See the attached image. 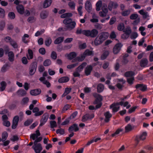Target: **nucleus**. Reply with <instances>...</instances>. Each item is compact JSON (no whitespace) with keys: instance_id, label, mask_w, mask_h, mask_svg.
Masks as SVG:
<instances>
[{"instance_id":"nucleus-34","label":"nucleus","mask_w":153,"mask_h":153,"mask_svg":"<svg viewBox=\"0 0 153 153\" xmlns=\"http://www.w3.org/2000/svg\"><path fill=\"white\" fill-rule=\"evenodd\" d=\"M71 88H66L65 89V92L64 94L62 95V97H63L66 95H67L71 91Z\"/></svg>"},{"instance_id":"nucleus-42","label":"nucleus","mask_w":153,"mask_h":153,"mask_svg":"<svg viewBox=\"0 0 153 153\" xmlns=\"http://www.w3.org/2000/svg\"><path fill=\"white\" fill-rule=\"evenodd\" d=\"M112 117V115L109 112H106V123L108 122Z\"/></svg>"},{"instance_id":"nucleus-56","label":"nucleus","mask_w":153,"mask_h":153,"mask_svg":"<svg viewBox=\"0 0 153 153\" xmlns=\"http://www.w3.org/2000/svg\"><path fill=\"white\" fill-rule=\"evenodd\" d=\"M51 57L54 60L56 59L57 58V54L54 51H52L51 54Z\"/></svg>"},{"instance_id":"nucleus-60","label":"nucleus","mask_w":153,"mask_h":153,"mask_svg":"<svg viewBox=\"0 0 153 153\" xmlns=\"http://www.w3.org/2000/svg\"><path fill=\"white\" fill-rule=\"evenodd\" d=\"M138 35L137 33L134 32L130 36V38L131 39H135L137 37Z\"/></svg>"},{"instance_id":"nucleus-48","label":"nucleus","mask_w":153,"mask_h":153,"mask_svg":"<svg viewBox=\"0 0 153 153\" xmlns=\"http://www.w3.org/2000/svg\"><path fill=\"white\" fill-rule=\"evenodd\" d=\"M85 57V56L83 54L81 55L80 56L77 57L76 58V59L78 61H82L84 59Z\"/></svg>"},{"instance_id":"nucleus-12","label":"nucleus","mask_w":153,"mask_h":153,"mask_svg":"<svg viewBox=\"0 0 153 153\" xmlns=\"http://www.w3.org/2000/svg\"><path fill=\"white\" fill-rule=\"evenodd\" d=\"M39 108L37 107H35L33 109L32 111L33 113H35L34 114L35 116H38L42 115L44 113L43 111H39Z\"/></svg>"},{"instance_id":"nucleus-14","label":"nucleus","mask_w":153,"mask_h":153,"mask_svg":"<svg viewBox=\"0 0 153 153\" xmlns=\"http://www.w3.org/2000/svg\"><path fill=\"white\" fill-rule=\"evenodd\" d=\"M48 118V116L47 115L45 114H43L41 120V123L39 125V126H41L44 125L47 121Z\"/></svg>"},{"instance_id":"nucleus-35","label":"nucleus","mask_w":153,"mask_h":153,"mask_svg":"<svg viewBox=\"0 0 153 153\" xmlns=\"http://www.w3.org/2000/svg\"><path fill=\"white\" fill-rule=\"evenodd\" d=\"M8 136V134L7 132H4L2 134L1 141L4 142L7 139Z\"/></svg>"},{"instance_id":"nucleus-13","label":"nucleus","mask_w":153,"mask_h":153,"mask_svg":"<svg viewBox=\"0 0 153 153\" xmlns=\"http://www.w3.org/2000/svg\"><path fill=\"white\" fill-rule=\"evenodd\" d=\"M79 130V128L78 126L76 124H74L68 128V130L70 133L74 130L75 131H76Z\"/></svg>"},{"instance_id":"nucleus-62","label":"nucleus","mask_w":153,"mask_h":153,"mask_svg":"<svg viewBox=\"0 0 153 153\" xmlns=\"http://www.w3.org/2000/svg\"><path fill=\"white\" fill-rule=\"evenodd\" d=\"M78 63H77L71 65H68L67 66V68L69 69H71L77 66L78 65Z\"/></svg>"},{"instance_id":"nucleus-18","label":"nucleus","mask_w":153,"mask_h":153,"mask_svg":"<svg viewBox=\"0 0 153 153\" xmlns=\"http://www.w3.org/2000/svg\"><path fill=\"white\" fill-rule=\"evenodd\" d=\"M36 134H33L30 136V138L33 140H35L36 138H38V137L40 135V133L39 130H37L36 131Z\"/></svg>"},{"instance_id":"nucleus-59","label":"nucleus","mask_w":153,"mask_h":153,"mask_svg":"<svg viewBox=\"0 0 153 153\" xmlns=\"http://www.w3.org/2000/svg\"><path fill=\"white\" fill-rule=\"evenodd\" d=\"M19 120V117L18 116H15L13 118V122H14L16 123V124H18Z\"/></svg>"},{"instance_id":"nucleus-51","label":"nucleus","mask_w":153,"mask_h":153,"mask_svg":"<svg viewBox=\"0 0 153 153\" xmlns=\"http://www.w3.org/2000/svg\"><path fill=\"white\" fill-rule=\"evenodd\" d=\"M51 127L53 128L57 126V124L56 122L54 120L51 121H50Z\"/></svg>"},{"instance_id":"nucleus-8","label":"nucleus","mask_w":153,"mask_h":153,"mask_svg":"<svg viewBox=\"0 0 153 153\" xmlns=\"http://www.w3.org/2000/svg\"><path fill=\"white\" fill-rule=\"evenodd\" d=\"M135 88L137 89H139L141 91H145L147 89V85L142 84H139L136 85Z\"/></svg>"},{"instance_id":"nucleus-47","label":"nucleus","mask_w":153,"mask_h":153,"mask_svg":"<svg viewBox=\"0 0 153 153\" xmlns=\"http://www.w3.org/2000/svg\"><path fill=\"white\" fill-rule=\"evenodd\" d=\"M33 121V119H28L25 122L24 125L25 126H28L30 125L32 123Z\"/></svg>"},{"instance_id":"nucleus-27","label":"nucleus","mask_w":153,"mask_h":153,"mask_svg":"<svg viewBox=\"0 0 153 153\" xmlns=\"http://www.w3.org/2000/svg\"><path fill=\"white\" fill-rule=\"evenodd\" d=\"M18 12L21 14H22L24 12V9L22 5H20L16 7Z\"/></svg>"},{"instance_id":"nucleus-9","label":"nucleus","mask_w":153,"mask_h":153,"mask_svg":"<svg viewBox=\"0 0 153 153\" xmlns=\"http://www.w3.org/2000/svg\"><path fill=\"white\" fill-rule=\"evenodd\" d=\"M76 23L75 21L72 22L71 24H68L65 25L66 28L65 30H71L74 28L76 25Z\"/></svg>"},{"instance_id":"nucleus-2","label":"nucleus","mask_w":153,"mask_h":153,"mask_svg":"<svg viewBox=\"0 0 153 153\" xmlns=\"http://www.w3.org/2000/svg\"><path fill=\"white\" fill-rule=\"evenodd\" d=\"M105 40V33L102 32L100 34L99 38H96L94 40V43L95 45L101 44Z\"/></svg>"},{"instance_id":"nucleus-58","label":"nucleus","mask_w":153,"mask_h":153,"mask_svg":"<svg viewBox=\"0 0 153 153\" xmlns=\"http://www.w3.org/2000/svg\"><path fill=\"white\" fill-rule=\"evenodd\" d=\"M132 129V126L129 124H128L125 127V129L126 132H128L131 131Z\"/></svg>"},{"instance_id":"nucleus-53","label":"nucleus","mask_w":153,"mask_h":153,"mask_svg":"<svg viewBox=\"0 0 153 153\" xmlns=\"http://www.w3.org/2000/svg\"><path fill=\"white\" fill-rule=\"evenodd\" d=\"M124 25L123 23L119 24L118 26L117 29L119 31H122L124 29Z\"/></svg>"},{"instance_id":"nucleus-19","label":"nucleus","mask_w":153,"mask_h":153,"mask_svg":"<svg viewBox=\"0 0 153 153\" xmlns=\"http://www.w3.org/2000/svg\"><path fill=\"white\" fill-rule=\"evenodd\" d=\"M69 80V78L67 76H63L59 78L58 82L59 83H65L67 82Z\"/></svg>"},{"instance_id":"nucleus-15","label":"nucleus","mask_w":153,"mask_h":153,"mask_svg":"<svg viewBox=\"0 0 153 153\" xmlns=\"http://www.w3.org/2000/svg\"><path fill=\"white\" fill-rule=\"evenodd\" d=\"M41 90L39 89L32 90L30 91V94L33 96H36L39 94L41 93Z\"/></svg>"},{"instance_id":"nucleus-22","label":"nucleus","mask_w":153,"mask_h":153,"mask_svg":"<svg viewBox=\"0 0 153 153\" xmlns=\"http://www.w3.org/2000/svg\"><path fill=\"white\" fill-rule=\"evenodd\" d=\"M8 56L9 57L8 60L11 62H13L14 60V55L12 51H10L8 53Z\"/></svg>"},{"instance_id":"nucleus-11","label":"nucleus","mask_w":153,"mask_h":153,"mask_svg":"<svg viewBox=\"0 0 153 153\" xmlns=\"http://www.w3.org/2000/svg\"><path fill=\"white\" fill-rule=\"evenodd\" d=\"M85 8L86 10L88 13H90L92 11V6L89 1H87L85 4Z\"/></svg>"},{"instance_id":"nucleus-41","label":"nucleus","mask_w":153,"mask_h":153,"mask_svg":"<svg viewBox=\"0 0 153 153\" xmlns=\"http://www.w3.org/2000/svg\"><path fill=\"white\" fill-rule=\"evenodd\" d=\"M86 32V30H82V29L81 28H78L77 29L76 33L77 34H81V33L85 36V33Z\"/></svg>"},{"instance_id":"nucleus-3","label":"nucleus","mask_w":153,"mask_h":153,"mask_svg":"<svg viewBox=\"0 0 153 153\" xmlns=\"http://www.w3.org/2000/svg\"><path fill=\"white\" fill-rule=\"evenodd\" d=\"M98 33V31L96 29H93L91 30H86L85 33V36L90 37L91 38H95L96 37Z\"/></svg>"},{"instance_id":"nucleus-28","label":"nucleus","mask_w":153,"mask_h":153,"mask_svg":"<svg viewBox=\"0 0 153 153\" xmlns=\"http://www.w3.org/2000/svg\"><path fill=\"white\" fill-rule=\"evenodd\" d=\"M123 32L125 34H126V35L129 36L131 33V30L130 27H128L124 29Z\"/></svg>"},{"instance_id":"nucleus-25","label":"nucleus","mask_w":153,"mask_h":153,"mask_svg":"<svg viewBox=\"0 0 153 153\" xmlns=\"http://www.w3.org/2000/svg\"><path fill=\"white\" fill-rule=\"evenodd\" d=\"M64 37L63 36L57 38L54 41V43L55 44H58L62 43L64 40Z\"/></svg>"},{"instance_id":"nucleus-38","label":"nucleus","mask_w":153,"mask_h":153,"mask_svg":"<svg viewBox=\"0 0 153 153\" xmlns=\"http://www.w3.org/2000/svg\"><path fill=\"white\" fill-rule=\"evenodd\" d=\"M138 12L140 14L143 15V17L145 18H146L148 16V13L144 11L143 10H140Z\"/></svg>"},{"instance_id":"nucleus-16","label":"nucleus","mask_w":153,"mask_h":153,"mask_svg":"<svg viewBox=\"0 0 153 153\" xmlns=\"http://www.w3.org/2000/svg\"><path fill=\"white\" fill-rule=\"evenodd\" d=\"M148 60L147 59L143 58L141 59L140 62V65L142 67H145L147 65Z\"/></svg>"},{"instance_id":"nucleus-26","label":"nucleus","mask_w":153,"mask_h":153,"mask_svg":"<svg viewBox=\"0 0 153 153\" xmlns=\"http://www.w3.org/2000/svg\"><path fill=\"white\" fill-rule=\"evenodd\" d=\"M52 0H45L43 4L44 7L47 8L51 4Z\"/></svg>"},{"instance_id":"nucleus-43","label":"nucleus","mask_w":153,"mask_h":153,"mask_svg":"<svg viewBox=\"0 0 153 153\" xmlns=\"http://www.w3.org/2000/svg\"><path fill=\"white\" fill-rule=\"evenodd\" d=\"M52 42V40L50 38H48L46 39L45 41V43L47 46H49Z\"/></svg>"},{"instance_id":"nucleus-24","label":"nucleus","mask_w":153,"mask_h":153,"mask_svg":"<svg viewBox=\"0 0 153 153\" xmlns=\"http://www.w3.org/2000/svg\"><path fill=\"white\" fill-rule=\"evenodd\" d=\"M48 13L46 11H42L40 13V17L42 19H44L47 18Z\"/></svg>"},{"instance_id":"nucleus-17","label":"nucleus","mask_w":153,"mask_h":153,"mask_svg":"<svg viewBox=\"0 0 153 153\" xmlns=\"http://www.w3.org/2000/svg\"><path fill=\"white\" fill-rule=\"evenodd\" d=\"M93 69V67L91 65H88L85 69V73L86 75H90Z\"/></svg>"},{"instance_id":"nucleus-23","label":"nucleus","mask_w":153,"mask_h":153,"mask_svg":"<svg viewBox=\"0 0 153 153\" xmlns=\"http://www.w3.org/2000/svg\"><path fill=\"white\" fill-rule=\"evenodd\" d=\"M17 93L18 95L22 97L25 96L27 94L26 92L23 89L19 90Z\"/></svg>"},{"instance_id":"nucleus-57","label":"nucleus","mask_w":153,"mask_h":153,"mask_svg":"<svg viewBox=\"0 0 153 153\" xmlns=\"http://www.w3.org/2000/svg\"><path fill=\"white\" fill-rule=\"evenodd\" d=\"M134 77L128 78L127 81L128 83L130 85H132L134 81Z\"/></svg>"},{"instance_id":"nucleus-6","label":"nucleus","mask_w":153,"mask_h":153,"mask_svg":"<svg viewBox=\"0 0 153 153\" xmlns=\"http://www.w3.org/2000/svg\"><path fill=\"white\" fill-rule=\"evenodd\" d=\"M147 135V133L146 132H144L140 135L137 136L135 140L137 142V144L139 143L140 140H145L146 138Z\"/></svg>"},{"instance_id":"nucleus-7","label":"nucleus","mask_w":153,"mask_h":153,"mask_svg":"<svg viewBox=\"0 0 153 153\" xmlns=\"http://www.w3.org/2000/svg\"><path fill=\"white\" fill-rule=\"evenodd\" d=\"M123 45L121 43H118L115 45L113 51L114 54L117 53L120 51Z\"/></svg>"},{"instance_id":"nucleus-1","label":"nucleus","mask_w":153,"mask_h":153,"mask_svg":"<svg viewBox=\"0 0 153 153\" xmlns=\"http://www.w3.org/2000/svg\"><path fill=\"white\" fill-rule=\"evenodd\" d=\"M93 95L94 97L96 98L93 103L94 104L97 105H96L95 108L93 105L89 106L88 108L91 110H96L99 108L101 107L102 105V103L101 102V101L102 100V96L96 93H94Z\"/></svg>"},{"instance_id":"nucleus-50","label":"nucleus","mask_w":153,"mask_h":153,"mask_svg":"<svg viewBox=\"0 0 153 153\" xmlns=\"http://www.w3.org/2000/svg\"><path fill=\"white\" fill-rule=\"evenodd\" d=\"M131 12L130 10H128L125 11H123L122 12L121 14L123 16H126L128 15Z\"/></svg>"},{"instance_id":"nucleus-37","label":"nucleus","mask_w":153,"mask_h":153,"mask_svg":"<svg viewBox=\"0 0 153 153\" xmlns=\"http://www.w3.org/2000/svg\"><path fill=\"white\" fill-rule=\"evenodd\" d=\"M101 9L102 11L100 12V15L102 17H104L105 16V7L104 5L102 7Z\"/></svg>"},{"instance_id":"nucleus-21","label":"nucleus","mask_w":153,"mask_h":153,"mask_svg":"<svg viewBox=\"0 0 153 153\" xmlns=\"http://www.w3.org/2000/svg\"><path fill=\"white\" fill-rule=\"evenodd\" d=\"M119 81L120 83H118L117 85V86L119 89H121L123 87V85L125 83V81L122 79H119Z\"/></svg>"},{"instance_id":"nucleus-46","label":"nucleus","mask_w":153,"mask_h":153,"mask_svg":"<svg viewBox=\"0 0 153 153\" xmlns=\"http://www.w3.org/2000/svg\"><path fill=\"white\" fill-rule=\"evenodd\" d=\"M93 53L92 51H90L88 49L86 50L84 52L83 54L85 56V57L87 56H90L92 55Z\"/></svg>"},{"instance_id":"nucleus-31","label":"nucleus","mask_w":153,"mask_h":153,"mask_svg":"<svg viewBox=\"0 0 153 153\" xmlns=\"http://www.w3.org/2000/svg\"><path fill=\"white\" fill-rule=\"evenodd\" d=\"M135 75L134 72L132 71H129L126 72L124 75L126 77H132Z\"/></svg>"},{"instance_id":"nucleus-64","label":"nucleus","mask_w":153,"mask_h":153,"mask_svg":"<svg viewBox=\"0 0 153 153\" xmlns=\"http://www.w3.org/2000/svg\"><path fill=\"white\" fill-rule=\"evenodd\" d=\"M68 5L71 9H74L75 7V4L74 1L69 2Z\"/></svg>"},{"instance_id":"nucleus-61","label":"nucleus","mask_w":153,"mask_h":153,"mask_svg":"<svg viewBox=\"0 0 153 153\" xmlns=\"http://www.w3.org/2000/svg\"><path fill=\"white\" fill-rule=\"evenodd\" d=\"M138 17V15L137 14H133L131 15L130 18L132 20H135Z\"/></svg>"},{"instance_id":"nucleus-40","label":"nucleus","mask_w":153,"mask_h":153,"mask_svg":"<svg viewBox=\"0 0 153 153\" xmlns=\"http://www.w3.org/2000/svg\"><path fill=\"white\" fill-rule=\"evenodd\" d=\"M97 88V92L99 93L101 92L104 89V85L101 84H100L98 85Z\"/></svg>"},{"instance_id":"nucleus-63","label":"nucleus","mask_w":153,"mask_h":153,"mask_svg":"<svg viewBox=\"0 0 153 153\" xmlns=\"http://www.w3.org/2000/svg\"><path fill=\"white\" fill-rule=\"evenodd\" d=\"M3 124L6 127H9L10 125V122L7 120L3 121Z\"/></svg>"},{"instance_id":"nucleus-45","label":"nucleus","mask_w":153,"mask_h":153,"mask_svg":"<svg viewBox=\"0 0 153 153\" xmlns=\"http://www.w3.org/2000/svg\"><path fill=\"white\" fill-rule=\"evenodd\" d=\"M51 63V62L50 59H47L44 61L43 62V65L45 66H48L50 65Z\"/></svg>"},{"instance_id":"nucleus-33","label":"nucleus","mask_w":153,"mask_h":153,"mask_svg":"<svg viewBox=\"0 0 153 153\" xmlns=\"http://www.w3.org/2000/svg\"><path fill=\"white\" fill-rule=\"evenodd\" d=\"M102 4V1L101 0L98 1L96 4V10L97 11L100 10L101 9Z\"/></svg>"},{"instance_id":"nucleus-39","label":"nucleus","mask_w":153,"mask_h":153,"mask_svg":"<svg viewBox=\"0 0 153 153\" xmlns=\"http://www.w3.org/2000/svg\"><path fill=\"white\" fill-rule=\"evenodd\" d=\"M28 55H27V58L28 59H31L33 58V53L32 50L28 49Z\"/></svg>"},{"instance_id":"nucleus-44","label":"nucleus","mask_w":153,"mask_h":153,"mask_svg":"<svg viewBox=\"0 0 153 153\" xmlns=\"http://www.w3.org/2000/svg\"><path fill=\"white\" fill-rule=\"evenodd\" d=\"M9 66H10L8 64H5L1 68V71L3 73L5 72L7 69V67Z\"/></svg>"},{"instance_id":"nucleus-5","label":"nucleus","mask_w":153,"mask_h":153,"mask_svg":"<svg viewBox=\"0 0 153 153\" xmlns=\"http://www.w3.org/2000/svg\"><path fill=\"white\" fill-rule=\"evenodd\" d=\"M32 148L34 150L36 153H40L42 150V145L40 143H33V145Z\"/></svg>"},{"instance_id":"nucleus-29","label":"nucleus","mask_w":153,"mask_h":153,"mask_svg":"<svg viewBox=\"0 0 153 153\" xmlns=\"http://www.w3.org/2000/svg\"><path fill=\"white\" fill-rule=\"evenodd\" d=\"M73 22L71 19L70 18H66L63 21V23L65 25L68 24H71Z\"/></svg>"},{"instance_id":"nucleus-20","label":"nucleus","mask_w":153,"mask_h":153,"mask_svg":"<svg viewBox=\"0 0 153 153\" xmlns=\"http://www.w3.org/2000/svg\"><path fill=\"white\" fill-rule=\"evenodd\" d=\"M117 6L118 5L116 3L110 1L108 5V9L110 10H111L113 8H116Z\"/></svg>"},{"instance_id":"nucleus-4","label":"nucleus","mask_w":153,"mask_h":153,"mask_svg":"<svg viewBox=\"0 0 153 153\" xmlns=\"http://www.w3.org/2000/svg\"><path fill=\"white\" fill-rule=\"evenodd\" d=\"M37 65L36 62H34L31 64L29 68L30 75H33L34 74L36 70Z\"/></svg>"},{"instance_id":"nucleus-32","label":"nucleus","mask_w":153,"mask_h":153,"mask_svg":"<svg viewBox=\"0 0 153 153\" xmlns=\"http://www.w3.org/2000/svg\"><path fill=\"white\" fill-rule=\"evenodd\" d=\"M76 54L75 52H72L68 55V57L69 59L71 60L76 57Z\"/></svg>"},{"instance_id":"nucleus-55","label":"nucleus","mask_w":153,"mask_h":153,"mask_svg":"<svg viewBox=\"0 0 153 153\" xmlns=\"http://www.w3.org/2000/svg\"><path fill=\"white\" fill-rule=\"evenodd\" d=\"M65 131L63 129L60 128L57 129L56 131L57 134L59 133L61 135H63L65 134Z\"/></svg>"},{"instance_id":"nucleus-54","label":"nucleus","mask_w":153,"mask_h":153,"mask_svg":"<svg viewBox=\"0 0 153 153\" xmlns=\"http://www.w3.org/2000/svg\"><path fill=\"white\" fill-rule=\"evenodd\" d=\"M29 36L27 34H25L22 37V41L25 43H27L28 42L26 40V38H28Z\"/></svg>"},{"instance_id":"nucleus-36","label":"nucleus","mask_w":153,"mask_h":153,"mask_svg":"<svg viewBox=\"0 0 153 153\" xmlns=\"http://www.w3.org/2000/svg\"><path fill=\"white\" fill-rule=\"evenodd\" d=\"M0 85L1 86L0 87V91H3L4 90L7 83L5 81H2L0 83Z\"/></svg>"},{"instance_id":"nucleus-30","label":"nucleus","mask_w":153,"mask_h":153,"mask_svg":"<svg viewBox=\"0 0 153 153\" xmlns=\"http://www.w3.org/2000/svg\"><path fill=\"white\" fill-rule=\"evenodd\" d=\"M123 131V129L121 128H120L117 129L116 131L111 134V135L112 137H114L116 136L117 134H119L120 132Z\"/></svg>"},{"instance_id":"nucleus-49","label":"nucleus","mask_w":153,"mask_h":153,"mask_svg":"<svg viewBox=\"0 0 153 153\" xmlns=\"http://www.w3.org/2000/svg\"><path fill=\"white\" fill-rule=\"evenodd\" d=\"M5 11L4 9L0 7V18H4L5 16Z\"/></svg>"},{"instance_id":"nucleus-52","label":"nucleus","mask_w":153,"mask_h":153,"mask_svg":"<svg viewBox=\"0 0 153 153\" xmlns=\"http://www.w3.org/2000/svg\"><path fill=\"white\" fill-rule=\"evenodd\" d=\"M8 16L11 19H14L15 17V15L14 12H10L8 14Z\"/></svg>"},{"instance_id":"nucleus-10","label":"nucleus","mask_w":153,"mask_h":153,"mask_svg":"<svg viewBox=\"0 0 153 153\" xmlns=\"http://www.w3.org/2000/svg\"><path fill=\"white\" fill-rule=\"evenodd\" d=\"M110 108L112 109V110L114 112H116L120 108L119 103H114L110 105Z\"/></svg>"}]
</instances>
